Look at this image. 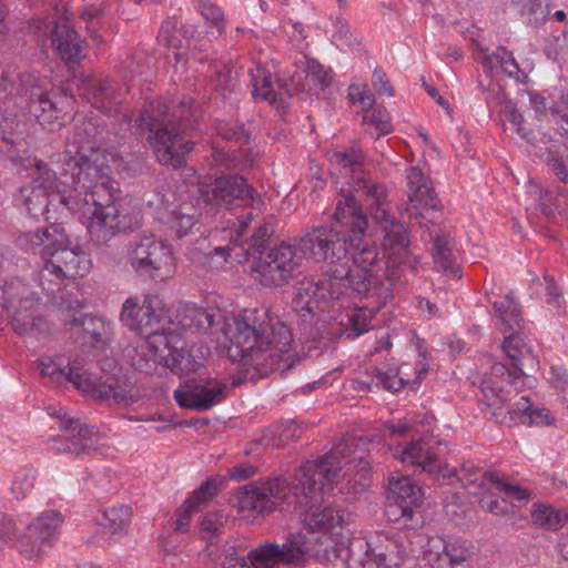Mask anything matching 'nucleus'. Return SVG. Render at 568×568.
Instances as JSON below:
<instances>
[{
    "label": "nucleus",
    "instance_id": "1",
    "mask_svg": "<svg viewBox=\"0 0 568 568\" xmlns=\"http://www.w3.org/2000/svg\"><path fill=\"white\" fill-rule=\"evenodd\" d=\"M94 132L90 121L74 126L61 158L62 179L37 159L21 156L18 165L31 171V186L80 213L87 220L90 240L102 246L120 233L138 230L142 215L133 199L118 195L119 183L110 178V166L95 143Z\"/></svg>",
    "mask_w": 568,
    "mask_h": 568
},
{
    "label": "nucleus",
    "instance_id": "2",
    "mask_svg": "<svg viewBox=\"0 0 568 568\" xmlns=\"http://www.w3.org/2000/svg\"><path fill=\"white\" fill-rule=\"evenodd\" d=\"M356 439L343 438L323 457L305 462L294 474V483L298 490L293 493V511L302 513L303 526L307 529L306 538L321 552L318 544L328 540L327 535L344 527L349 520V513L333 505H322L323 496L333 490L338 479H347L348 470L355 459H349L355 453Z\"/></svg>",
    "mask_w": 568,
    "mask_h": 568
},
{
    "label": "nucleus",
    "instance_id": "3",
    "mask_svg": "<svg viewBox=\"0 0 568 568\" xmlns=\"http://www.w3.org/2000/svg\"><path fill=\"white\" fill-rule=\"evenodd\" d=\"M230 341L227 355L232 362L254 366L261 374L286 372L295 359L293 335L288 326L270 318L265 308L246 311L226 325Z\"/></svg>",
    "mask_w": 568,
    "mask_h": 568
},
{
    "label": "nucleus",
    "instance_id": "4",
    "mask_svg": "<svg viewBox=\"0 0 568 568\" xmlns=\"http://www.w3.org/2000/svg\"><path fill=\"white\" fill-rule=\"evenodd\" d=\"M193 114L194 100L190 97L183 98L172 113H169L168 105L152 103L135 120L134 126L148 131V141L161 164L178 169L184 164V155L192 150V142L184 131Z\"/></svg>",
    "mask_w": 568,
    "mask_h": 568
},
{
    "label": "nucleus",
    "instance_id": "5",
    "mask_svg": "<svg viewBox=\"0 0 568 568\" xmlns=\"http://www.w3.org/2000/svg\"><path fill=\"white\" fill-rule=\"evenodd\" d=\"M352 189L363 195L374 221L383 225V247L387 265L402 271H414L418 260L409 250V236L404 224L395 222L390 215L389 192L387 187L365 175L353 176Z\"/></svg>",
    "mask_w": 568,
    "mask_h": 568
},
{
    "label": "nucleus",
    "instance_id": "6",
    "mask_svg": "<svg viewBox=\"0 0 568 568\" xmlns=\"http://www.w3.org/2000/svg\"><path fill=\"white\" fill-rule=\"evenodd\" d=\"M120 318L130 329L145 337L146 348L159 364L163 365L175 346L182 343L171 325L174 321L159 295L146 294L141 305L128 298L123 303Z\"/></svg>",
    "mask_w": 568,
    "mask_h": 568
},
{
    "label": "nucleus",
    "instance_id": "7",
    "mask_svg": "<svg viewBox=\"0 0 568 568\" xmlns=\"http://www.w3.org/2000/svg\"><path fill=\"white\" fill-rule=\"evenodd\" d=\"M69 244L59 247L53 257L45 260L40 273V284L43 290L53 294L51 304L57 316L64 325L85 324V315L82 313V303L72 300L68 294L52 286L59 285L67 278L84 276L89 270V260L79 247Z\"/></svg>",
    "mask_w": 568,
    "mask_h": 568
},
{
    "label": "nucleus",
    "instance_id": "8",
    "mask_svg": "<svg viewBox=\"0 0 568 568\" xmlns=\"http://www.w3.org/2000/svg\"><path fill=\"white\" fill-rule=\"evenodd\" d=\"M253 95L256 99L268 101L271 104L284 103L285 98H291L301 92L320 94L333 82L334 73L313 59L303 62L301 71L290 77L287 82L284 79L272 81V75L266 70L257 68L251 72Z\"/></svg>",
    "mask_w": 568,
    "mask_h": 568
},
{
    "label": "nucleus",
    "instance_id": "9",
    "mask_svg": "<svg viewBox=\"0 0 568 568\" xmlns=\"http://www.w3.org/2000/svg\"><path fill=\"white\" fill-rule=\"evenodd\" d=\"M40 374L60 381L65 378L77 389L99 400H112L122 406L134 404L139 394L134 384L125 377L104 376L95 377L83 371L77 362L69 366L68 372L59 367L50 358L39 361Z\"/></svg>",
    "mask_w": 568,
    "mask_h": 568
},
{
    "label": "nucleus",
    "instance_id": "10",
    "mask_svg": "<svg viewBox=\"0 0 568 568\" xmlns=\"http://www.w3.org/2000/svg\"><path fill=\"white\" fill-rule=\"evenodd\" d=\"M307 556H318V550L303 532L290 534L282 545L260 544L245 557H229L225 568H280L281 565H303Z\"/></svg>",
    "mask_w": 568,
    "mask_h": 568
},
{
    "label": "nucleus",
    "instance_id": "11",
    "mask_svg": "<svg viewBox=\"0 0 568 568\" xmlns=\"http://www.w3.org/2000/svg\"><path fill=\"white\" fill-rule=\"evenodd\" d=\"M294 490H298L294 476L290 481L281 477L257 480L243 488L237 507L241 513L247 511L250 515H261L276 508L292 510Z\"/></svg>",
    "mask_w": 568,
    "mask_h": 568
},
{
    "label": "nucleus",
    "instance_id": "12",
    "mask_svg": "<svg viewBox=\"0 0 568 568\" xmlns=\"http://www.w3.org/2000/svg\"><path fill=\"white\" fill-rule=\"evenodd\" d=\"M255 280L264 287L287 285L302 272V260L295 245L282 242L265 251L252 264Z\"/></svg>",
    "mask_w": 568,
    "mask_h": 568
},
{
    "label": "nucleus",
    "instance_id": "13",
    "mask_svg": "<svg viewBox=\"0 0 568 568\" xmlns=\"http://www.w3.org/2000/svg\"><path fill=\"white\" fill-rule=\"evenodd\" d=\"M130 265L136 274L156 282L172 278L176 272L172 246L153 234L135 240Z\"/></svg>",
    "mask_w": 568,
    "mask_h": 568
},
{
    "label": "nucleus",
    "instance_id": "14",
    "mask_svg": "<svg viewBox=\"0 0 568 568\" xmlns=\"http://www.w3.org/2000/svg\"><path fill=\"white\" fill-rule=\"evenodd\" d=\"M501 347L510 359L513 369L508 368L503 363L493 364L491 374L498 378L499 382H484L481 386L484 396L489 405L503 404L506 399L503 393L504 383L513 384L516 379L525 375V366L532 367L536 364V357L531 348L525 343L521 336H506Z\"/></svg>",
    "mask_w": 568,
    "mask_h": 568
},
{
    "label": "nucleus",
    "instance_id": "15",
    "mask_svg": "<svg viewBox=\"0 0 568 568\" xmlns=\"http://www.w3.org/2000/svg\"><path fill=\"white\" fill-rule=\"evenodd\" d=\"M351 258H346L343 265L351 275L352 291L359 296H367L378 285L381 277L378 270L382 258L377 247L362 237L359 244L349 246Z\"/></svg>",
    "mask_w": 568,
    "mask_h": 568
},
{
    "label": "nucleus",
    "instance_id": "16",
    "mask_svg": "<svg viewBox=\"0 0 568 568\" xmlns=\"http://www.w3.org/2000/svg\"><path fill=\"white\" fill-rule=\"evenodd\" d=\"M252 220V213L247 214V219L240 223L239 227L235 231L231 229H223L221 233L223 237L230 239V244L225 246H217L213 251L207 253V262L206 265L211 270L221 268L227 258L231 256V252L234 251L235 246L242 248V253H237L236 255L247 256L251 254V251L258 250L263 246V244L270 239V236L274 232V227L270 221H264L258 224L250 237L243 239L247 227L248 221Z\"/></svg>",
    "mask_w": 568,
    "mask_h": 568
},
{
    "label": "nucleus",
    "instance_id": "17",
    "mask_svg": "<svg viewBox=\"0 0 568 568\" xmlns=\"http://www.w3.org/2000/svg\"><path fill=\"white\" fill-rule=\"evenodd\" d=\"M235 200H246L248 205L256 211H261L264 206L260 193L237 174L217 176L201 190V202L205 204L227 207Z\"/></svg>",
    "mask_w": 568,
    "mask_h": 568
},
{
    "label": "nucleus",
    "instance_id": "18",
    "mask_svg": "<svg viewBox=\"0 0 568 568\" xmlns=\"http://www.w3.org/2000/svg\"><path fill=\"white\" fill-rule=\"evenodd\" d=\"M63 523L62 516L54 510L41 513L19 535L18 548L29 559H38L54 541Z\"/></svg>",
    "mask_w": 568,
    "mask_h": 568
},
{
    "label": "nucleus",
    "instance_id": "19",
    "mask_svg": "<svg viewBox=\"0 0 568 568\" xmlns=\"http://www.w3.org/2000/svg\"><path fill=\"white\" fill-rule=\"evenodd\" d=\"M101 16V9H90L82 13L78 23H72L69 16L57 9L49 20H34L30 24V32L33 36H78L84 26L90 36H97L100 31H109L100 20Z\"/></svg>",
    "mask_w": 568,
    "mask_h": 568
},
{
    "label": "nucleus",
    "instance_id": "20",
    "mask_svg": "<svg viewBox=\"0 0 568 568\" xmlns=\"http://www.w3.org/2000/svg\"><path fill=\"white\" fill-rule=\"evenodd\" d=\"M229 386L215 378L190 379L174 390V399L181 407L207 410L224 400Z\"/></svg>",
    "mask_w": 568,
    "mask_h": 568
},
{
    "label": "nucleus",
    "instance_id": "21",
    "mask_svg": "<svg viewBox=\"0 0 568 568\" xmlns=\"http://www.w3.org/2000/svg\"><path fill=\"white\" fill-rule=\"evenodd\" d=\"M49 415L59 420L58 427L67 433L65 437H54L52 448L57 453L80 455L93 447L94 433L81 419L70 417L63 408H51Z\"/></svg>",
    "mask_w": 568,
    "mask_h": 568
},
{
    "label": "nucleus",
    "instance_id": "22",
    "mask_svg": "<svg viewBox=\"0 0 568 568\" xmlns=\"http://www.w3.org/2000/svg\"><path fill=\"white\" fill-rule=\"evenodd\" d=\"M423 489L408 476L398 473L388 477L387 514L390 519H412L414 510L423 504Z\"/></svg>",
    "mask_w": 568,
    "mask_h": 568
},
{
    "label": "nucleus",
    "instance_id": "23",
    "mask_svg": "<svg viewBox=\"0 0 568 568\" xmlns=\"http://www.w3.org/2000/svg\"><path fill=\"white\" fill-rule=\"evenodd\" d=\"M425 551L428 561L436 568H467L473 554L466 541L440 537L429 538Z\"/></svg>",
    "mask_w": 568,
    "mask_h": 568
},
{
    "label": "nucleus",
    "instance_id": "24",
    "mask_svg": "<svg viewBox=\"0 0 568 568\" xmlns=\"http://www.w3.org/2000/svg\"><path fill=\"white\" fill-rule=\"evenodd\" d=\"M28 110L49 131L59 130L70 120L63 108L59 106V102L53 101L48 92L39 88L30 90Z\"/></svg>",
    "mask_w": 568,
    "mask_h": 568
},
{
    "label": "nucleus",
    "instance_id": "25",
    "mask_svg": "<svg viewBox=\"0 0 568 568\" xmlns=\"http://www.w3.org/2000/svg\"><path fill=\"white\" fill-rule=\"evenodd\" d=\"M407 195L412 205L419 211L423 217L434 219L438 212V203L433 186L427 182L423 172L417 168H410L407 172Z\"/></svg>",
    "mask_w": 568,
    "mask_h": 568
},
{
    "label": "nucleus",
    "instance_id": "26",
    "mask_svg": "<svg viewBox=\"0 0 568 568\" xmlns=\"http://www.w3.org/2000/svg\"><path fill=\"white\" fill-rule=\"evenodd\" d=\"M333 219L332 224L352 233L353 240H362L365 236L368 221L354 194L342 195L336 203Z\"/></svg>",
    "mask_w": 568,
    "mask_h": 568
},
{
    "label": "nucleus",
    "instance_id": "27",
    "mask_svg": "<svg viewBox=\"0 0 568 568\" xmlns=\"http://www.w3.org/2000/svg\"><path fill=\"white\" fill-rule=\"evenodd\" d=\"M317 295L318 286L314 277H304L294 286L292 306L300 318L301 325L307 326L313 323L315 313L320 310V303H322Z\"/></svg>",
    "mask_w": 568,
    "mask_h": 568
},
{
    "label": "nucleus",
    "instance_id": "28",
    "mask_svg": "<svg viewBox=\"0 0 568 568\" xmlns=\"http://www.w3.org/2000/svg\"><path fill=\"white\" fill-rule=\"evenodd\" d=\"M216 315L213 312L197 307L194 304L179 303L174 312V328L194 333H206L215 325Z\"/></svg>",
    "mask_w": 568,
    "mask_h": 568
},
{
    "label": "nucleus",
    "instance_id": "29",
    "mask_svg": "<svg viewBox=\"0 0 568 568\" xmlns=\"http://www.w3.org/2000/svg\"><path fill=\"white\" fill-rule=\"evenodd\" d=\"M423 239H428L433 244L430 251L435 265L459 277L460 275H458L454 255V243L449 234L444 232L440 227L434 226L432 229L427 227L424 231Z\"/></svg>",
    "mask_w": 568,
    "mask_h": 568
},
{
    "label": "nucleus",
    "instance_id": "30",
    "mask_svg": "<svg viewBox=\"0 0 568 568\" xmlns=\"http://www.w3.org/2000/svg\"><path fill=\"white\" fill-rule=\"evenodd\" d=\"M324 263L337 264L347 258L349 246L359 244L361 240H353V234L338 225H324Z\"/></svg>",
    "mask_w": 568,
    "mask_h": 568
},
{
    "label": "nucleus",
    "instance_id": "31",
    "mask_svg": "<svg viewBox=\"0 0 568 568\" xmlns=\"http://www.w3.org/2000/svg\"><path fill=\"white\" fill-rule=\"evenodd\" d=\"M400 462L428 474H436L442 470L440 462L430 450V442L424 437H419L404 447L400 453Z\"/></svg>",
    "mask_w": 568,
    "mask_h": 568
},
{
    "label": "nucleus",
    "instance_id": "32",
    "mask_svg": "<svg viewBox=\"0 0 568 568\" xmlns=\"http://www.w3.org/2000/svg\"><path fill=\"white\" fill-rule=\"evenodd\" d=\"M315 281L318 286L317 298L322 300L324 304L337 301L347 290H352L351 275L343 263L339 267L324 273Z\"/></svg>",
    "mask_w": 568,
    "mask_h": 568
},
{
    "label": "nucleus",
    "instance_id": "33",
    "mask_svg": "<svg viewBox=\"0 0 568 568\" xmlns=\"http://www.w3.org/2000/svg\"><path fill=\"white\" fill-rule=\"evenodd\" d=\"M475 58L483 64L486 71H493L497 65L509 77L517 75L519 67L513 55L505 47L498 45L496 50L490 51L488 45L480 41H474Z\"/></svg>",
    "mask_w": 568,
    "mask_h": 568
},
{
    "label": "nucleus",
    "instance_id": "34",
    "mask_svg": "<svg viewBox=\"0 0 568 568\" xmlns=\"http://www.w3.org/2000/svg\"><path fill=\"white\" fill-rule=\"evenodd\" d=\"M513 420H517L528 427L550 426L554 424V416L545 407L535 406L528 396H523L509 410Z\"/></svg>",
    "mask_w": 568,
    "mask_h": 568
},
{
    "label": "nucleus",
    "instance_id": "35",
    "mask_svg": "<svg viewBox=\"0 0 568 568\" xmlns=\"http://www.w3.org/2000/svg\"><path fill=\"white\" fill-rule=\"evenodd\" d=\"M201 197L196 203L184 201L176 205L173 211L163 220L175 232L178 237L185 236L197 222L201 215Z\"/></svg>",
    "mask_w": 568,
    "mask_h": 568
},
{
    "label": "nucleus",
    "instance_id": "36",
    "mask_svg": "<svg viewBox=\"0 0 568 568\" xmlns=\"http://www.w3.org/2000/svg\"><path fill=\"white\" fill-rule=\"evenodd\" d=\"M324 225L306 227L294 244L301 260L308 258L316 263H324Z\"/></svg>",
    "mask_w": 568,
    "mask_h": 568
},
{
    "label": "nucleus",
    "instance_id": "37",
    "mask_svg": "<svg viewBox=\"0 0 568 568\" xmlns=\"http://www.w3.org/2000/svg\"><path fill=\"white\" fill-rule=\"evenodd\" d=\"M389 547L396 548V535L385 532H376L369 536L366 541V558L363 568H381L385 567L386 552Z\"/></svg>",
    "mask_w": 568,
    "mask_h": 568
},
{
    "label": "nucleus",
    "instance_id": "38",
    "mask_svg": "<svg viewBox=\"0 0 568 568\" xmlns=\"http://www.w3.org/2000/svg\"><path fill=\"white\" fill-rule=\"evenodd\" d=\"M18 202L26 207L32 216L43 215L45 220L48 216L50 205H55V200L44 194L43 192L34 189L31 185L21 186L17 197Z\"/></svg>",
    "mask_w": 568,
    "mask_h": 568
},
{
    "label": "nucleus",
    "instance_id": "39",
    "mask_svg": "<svg viewBox=\"0 0 568 568\" xmlns=\"http://www.w3.org/2000/svg\"><path fill=\"white\" fill-rule=\"evenodd\" d=\"M132 517V509L126 505L113 506L105 509L98 519V525L105 535H116L124 532Z\"/></svg>",
    "mask_w": 568,
    "mask_h": 568
},
{
    "label": "nucleus",
    "instance_id": "40",
    "mask_svg": "<svg viewBox=\"0 0 568 568\" xmlns=\"http://www.w3.org/2000/svg\"><path fill=\"white\" fill-rule=\"evenodd\" d=\"M196 353H199V349L195 351L193 347L184 348L176 345L163 365L175 374L187 375L195 372L202 365V357Z\"/></svg>",
    "mask_w": 568,
    "mask_h": 568
},
{
    "label": "nucleus",
    "instance_id": "41",
    "mask_svg": "<svg viewBox=\"0 0 568 568\" xmlns=\"http://www.w3.org/2000/svg\"><path fill=\"white\" fill-rule=\"evenodd\" d=\"M494 308L505 326V337L508 335L520 336L523 318L516 302L507 295L503 301L495 302Z\"/></svg>",
    "mask_w": 568,
    "mask_h": 568
},
{
    "label": "nucleus",
    "instance_id": "42",
    "mask_svg": "<svg viewBox=\"0 0 568 568\" xmlns=\"http://www.w3.org/2000/svg\"><path fill=\"white\" fill-rule=\"evenodd\" d=\"M176 201L175 193L168 184L160 185L145 195L146 205L154 211L156 217L162 222L176 206Z\"/></svg>",
    "mask_w": 568,
    "mask_h": 568
},
{
    "label": "nucleus",
    "instance_id": "43",
    "mask_svg": "<svg viewBox=\"0 0 568 568\" xmlns=\"http://www.w3.org/2000/svg\"><path fill=\"white\" fill-rule=\"evenodd\" d=\"M52 45L67 63H78L87 55V43L82 38H52Z\"/></svg>",
    "mask_w": 568,
    "mask_h": 568
},
{
    "label": "nucleus",
    "instance_id": "44",
    "mask_svg": "<svg viewBox=\"0 0 568 568\" xmlns=\"http://www.w3.org/2000/svg\"><path fill=\"white\" fill-rule=\"evenodd\" d=\"M525 21L531 26L541 24L549 16L548 0H510Z\"/></svg>",
    "mask_w": 568,
    "mask_h": 568
},
{
    "label": "nucleus",
    "instance_id": "45",
    "mask_svg": "<svg viewBox=\"0 0 568 568\" xmlns=\"http://www.w3.org/2000/svg\"><path fill=\"white\" fill-rule=\"evenodd\" d=\"M69 244V236L61 224H50L44 226V236H43V254H40V257L43 260H49L53 257L55 251L59 247H63Z\"/></svg>",
    "mask_w": 568,
    "mask_h": 568
},
{
    "label": "nucleus",
    "instance_id": "46",
    "mask_svg": "<svg viewBox=\"0 0 568 568\" xmlns=\"http://www.w3.org/2000/svg\"><path fill=\"white\" fill-rule=\"evenodd\" d=\"M532 523L548 530H556L564 524V514L550 505L536 504L531 514Z\"/></svg>",
    "mask_w": 568,
    "mask_h": 568
},
{
    "label": "nucleus",
    "instance_id": "47",
    "mask_svg": "<svg viewBox=\"0 0 568 568\" xmlns=\"http://www.w3.org/2000/svg\"><path fill=\"white\" fill-rule=\"evenodd\" d=\"M478 485L480 487L493 485L496 487V489L503 491L507 497L516 499L519 503H526L530 498V493L527 489L519 485L507 483L497 475H488L483 477Z\"/></svg>",
    "mask_w": 568,
    "mask_h": 568
},
{
    "label": "nucleus",
    "instance_id": "48",
    "mask_svg": "<svg viewBox=\"0 0 568 568\" xmlns=\"http://www.w3.org/2000/svg\"><path fill=\"white\" fill-rule=\"evenodd\" d=\"M37 475V470L32 467H23L19 469L14 474L11 484L12 495L19 500L27 498L36 486Z\"/></svg>",
    "mask_w": 568,
    "mask_h": 568
},
{
    "label": "nucleus",
    "instance_id": "49",
    "mask_svg": "<svg viewBox=\"0 0 568 568\" xmlns=\"http://www.w3.org/2000/svg\"><path fill=\"white\" fill-rule=\"evenodd\" d=\"M328 161L341 169L356 172L364 164L365 155L359 149L348 151H332L328 153Z\"/></svg>",
    "mask_w": 568,
    "mask_h": 568
},
{
    "label": "nucleus",
    "instance_id": "50",
    "mask_svg": "<svg viewBox=\"0 0 568 568\" xmlns=\"http://www.w3.org/2000/svg\"><path fill=\"white\" fill-rule=\"evenodd\" d=\"M82 84L88 93L93 94L95 99L93 102L94 105L111 111L110 97L112 95L113 90L109 80L94 82L87 77L82 79Z\"/></svg>",
    "mask_w": 568,
    "mask_h": 568
},
{
    "label": "nucleus",
    "instance_id": "51",
    "mask_svg": "<svg viewBox=\"0 0 568 568\" xmlns=\"http://www.w3.org/2000/svg\"><path fill=\"white\" fill-rule=\"evenodd\" d=\"M458 477V479L464 483L465 487L473 495H480L481 491H489V486L480 487L478 484L480 479L485 476L491 475L490 473H481L479 468L475 467L473 464L463 465L459 474H453Z\"/></svg>",
    "mask_w": 568,
    "mask_h": 568
},
{
    "label": "nucleus",
    "instance_id": "52",
    "mask_svg": "<svg viewBox=\"0 0 568 568\" xmlns=\"http://www.w3.org/2000/svg\"><path fill=\"white\" fill-rule=\"evenodd\" d=\"M363 122L371 134L374 133L373 130L378 135L388 134L392 131L389 114L381 109L366 110L363 114Z\"/></svg>",
    "mask_w": 568,
    "mask_h": 568
},
{
    "label": "nucleus",
    "instance_id": "53",
    "mask_svg": "<svg viewBox=\"0 0 568 568\" xmlns=\"http://www.w3.org/2000/svg\"><path fill=\"white\" fill-rule=\"evenodd\" d=\"M222 483L220 478H209L206 479L186 500V507L189 508H197L202 503H205L213 496L219 493V486Z\"/></svg>",
    "mask_w": 568,
    "mask_h": 568
},
{
    "label": "nucleus",
    "instance_id": "54",
    "mask_svg": "<svg viewBox=\"0 0 568 568\" xmlns=\"http://www.w3.org/2000/svg\"><path fill=\"white\" fill-rule=\"evenodd\" d=\"M503 115L506 120L509 121L513 130L516 131L521 139H524L530 144L537 143V141H535V138L530 136V131L525 130V128L523 126L524 118L511 102L505 103L503 108Z\"/></svg>",
    "mask_w": 568,
    "mask_h": 568
},
{
    "label": "nucleus",
    "instance_id": "55",
    "mask_svg": "<svg viewBox=\"0 0 568 568\" xmlns=\"http://www.w3.org/2000/svg\"><path fill=\"white\" fill-rule=\"evenodd\" d=\"M44 227L28 231L19 235L17 242L21 248L32 254H43Z\"/></svg>",
    "mask_w": 568,
    "mask_h": 568
},
{
    "label": "nucleus",
    "instance_id": "56",
    "mask_svg": "<svg viewBox=\"0 0 568 568\" xmlns=\"http://www.w3.org/2000/svg\"><path fill=\"white\" fill-rule=\"evenodd\" d=\"M200 10L203 18L215 28V32H227L223 12L211 0H201Z\"/></svg>",
    "mask_w": 568,
    "mask_h": 568
},
{
    "label": "nucleus",
    "instance_id": "57",
    "mask_svg": "<svg viewBox=\"0 0 568 568\" xmlns=\"http://www.w3.org/2000/svg\"><path fill=\"white\" fill-rule=\"evenodd\" d=\"M42 318H36L32 314L18 312L11 317V325L14 332L20 335L28 334L33 329L41 328Z\"/></svg>",
    "mask_w": 568,
    "mask_h": 568
},
{
    "label": "nucleus",
    "instance_id": "58",
    "mask_svg": "<svg viewBox=\"0 0 568 568\" xmlns=\"http://www.w3.org/2000/svg\"><path fill=\"white\" fill-rule=\"evenodd\" d=\"M372 320V313L367 308L354 310L348 315V323L353 331V337L359 336L361 334L368 332L369 323Z\"/></svg>",
    "mask_w": 568,
    "mask_h": 568
},
{
    "label": "nucleus",
    "instance_id": "59",
    "mask_svg": "<svg viewBox=\"0 0 568 568\" xmlns=\"http://www.w3.org/2000/svg\"><path fill=\"white\" fill-rule=\"evenodd\" d=\"M26 143H17L12 138L7 135V132L0 129V154L7 155L9 160L18 165V161L21 159L19 151H24Z\"/></svg>",
    "mask_w": 568,
    "mask_h": 568
},
{
    "label": "nucleus",
    "instance_id": "60",
    "mask_svg": "<svg viewBox=\"0 0 568 568\" xmlns=\"http://www.w3.org/2000/svg\"><path fill=\"white\" fill-rule=\"evenodd\" d=\"M217 131L220 135H222L226 140H235L240 143L246 144L250 141V134L245 130L243 124H229L225 122H220L217 125Z\"/></svg>",
    "mask_w": 568,
    "mask_h": 568
},
{
    "label": "nucleus",
    "instance_id": "61",
    "mask_svg": "<svg viewBox=\"0 0 568 568\" xmlns=\"http://www.w3.org/2000/svg\"><path fill=\"white\" fill-rule=\"evenodd\" d=\"M547 163L552 173L561 181L568 182V155H558L550 151Z\"/></svg>",
    "mask_w": 568,
    "mask_h": 568
},
{
    "label": "nucleus",
    "instance_id": "62",
    "mask_svg": "<svg viewBox=\"0 0 568 568\" xmlns=\"http://www.w3.org/2000/svg\"><path fill=\"white\" fill-rule=\"evenodd\" d=\"M372 84L378 94H386L388 97L394 95V89L389 83L388 77L379 67L375 68L373 71Z\"/></svg>",
    "mask_w": 568,
    "mask_h": 568
},
{
    "label": "nucleus",
    "instance_id": "63",
    "mask_svg": "<svg viewBox=\"0 0 568 568\" xmlns=\"http://www.w3.org/2000/svg\"><path fill=\"white\" fill-rule=\"evenodd\" d=\"M545 48L548 58L559 60L565 59L568 53V38H550Z\"/></svg>",
    "mask_w": 568,
    "mask_h": 568
},
{
    "label": "nucleus",
    "instance_id": "64",
    "mask_svg": "<svg viewBox=\"0 0 568 568\" xmlns=\"http://www.w3.org/2000/svg\"><path fill=\"white\" fill-rule=\"evenodd\" d=\"M348 97L354 103L358 102L362 105L364 112L366 110H371L375 103V99L369 91L362 90L356 85L349 87Z\"/></svg>",
    "mask_w": 568,
    "mask_h": 568
}]
</instances>
